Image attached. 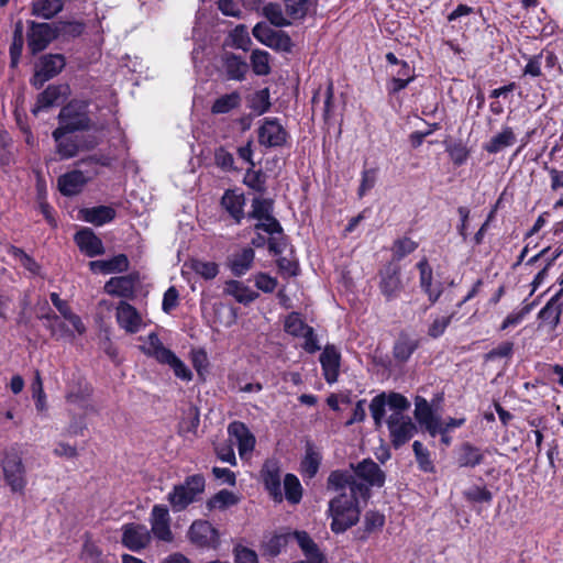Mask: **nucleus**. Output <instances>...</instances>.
Here are the masks:
<instances>
[{
	"label": "nucleus",
	"mask_w": 563,
	"mask_h": 563,
	"mask_svg": "<svg viewBox=\"0 0 563 563\" xmlns=\"http://www.w3.org/2000/svg\"><path fill=\"white\" fill-rule=\"evenodd\" d=\"M9 253L31 274L36 275L40 273V265L23 250L12 246Z\"/></svg>",
	"instance_id": "nucleus-50"
},
{
	"label": "nucleus",
	"mask_w": 563,
	"mask_h": 563,
	"mask_svg": "<svg viewBox=\"0 0 563 563\" xmlns=\"http://www.w3.org/2000/svg\"><path fill=\"white\" fill-rule=\"evenodd\" d=\"M189 538L200 547H209L218 541V533L208 521L199 520L190 526Z\"/></svg>",
	"instance_id": "nucleus-23"
},
{
	"label": "nucleus",
	"mask_w": 563,
	"mask_h": 563,
	"mask_svg": "<svg viewBox=\"0 0 563 563\" xmlns=\"http://www.w3.org/2000/svg\"><path fill=\"white\" fill-rule=\"evenodd\" d=\"M59 128L68 131H82L90 126V119L87 113V103L71 101L58 114Z\"/></svg>",
	"instance_id": "nucleus-5"
},
{
	"label": "nucleus",
	"mask_w": 563,
	"mask_h": 563,
	"mask_svg": "<svg viewBox=\"0 0 563 563\" xmlns=\"http://www.w3.org/2000/svg\"><path fill=\"white\" fill-rule=\"evenodd\" d=\"M391 442L396 448L409 441L417 432L416 424L410 417L400 412H393L387 420Z\"/></svg>",
	"instance_id": "nucleus-8"
},
{
	"label": "nucleus",
	"mask_w": 563,
	"mask_h": 563,
	"mask_svg": "<svg viewBox=\"0 0 563 563\" xmlns=\"http://www.w3.org/2000/svg\"><path fill=\"white\" fill-rule=\"evenodd\" d=\"M57 33L63 35H68L71 37L79 36L84 31V24L78 21L73 22H57L56 23Z\"/></svg>",
	"instance_id": "nucleus-60"
},
{
	"label": "nucleus",
	"mask_w": 563,
	"mask_h": 563,
	"mask_svg": "<svg viewBox=\"0 0 563 563\" xmlns=\"http://www.w3.org/2000/svg\"><path fill=\"white\" fill-rule=\"evenodd\" d=\"M258 143L265 147L283 146L287 132L276 118H264L257 130Z\"/></svg>",
	"instance_id": "nucleus-7"
},
{
	"label": "nucleus",
	"mask_w": 563,
	"mask_h": 563,
	"mask_svg": "<svg viewBox=\"0 0 563 563\" xmlns=\"http://www.w3.org/2000/svg\"><path fill=\"white\" fill-rule=\"evenodd\" d=\"M483 459L484 455L478 448L464 443L460 448L457 463L461 467H475L483 462Z\"/></svg>",
	"instance_id": "nucleus-35"
},
{
	"label": "nucleus",
	"mask_w": 563,
	"mask_h": 563,
	"mask_svg": "<svg viewBox=\"0 0 563 563\" xmlns=\"http://www.w3.org/2000/svg\"><path fill=\"white\" fill-rule=\"evenodd\" d=\"M141 349L158 363L168 365L177 378L185 382L192 379V373L188 366L173 351L163 345L156 333L148 334L145 344Z\"/></svg>",
	"instance_id": "nucleus-2"
},
{
	"label": "nucleus",
	"mask_w": 563,
	"mask_h": 563,
	"mask_svg": "<svg viewBox=\"0 0 563 563\" xmlns=\"http://www.w3.org/2000/svg\"><path fill=\"white\" fill-rule=\"evenodd\" d=\"M135 279L128 276L112 277L104 285V290L112 296L130 297L134 292Z\"/></svg>",
	"instance_id": "nucleus-29"
},
{
	"label": "nucleus",
	"mask_w": 563,
	"mask_h": 563,
	"mask_svg": "<svg viewBox=\"0 0 563 563\" xmlns=\"http://www.w3.org/2000/svg\"><path fill=\"white\" fill-rule=\"evenodd\" d=\"M221 205L229 212V214L240 223L244 217L245 198L243 194L234 190H227L222 197Z\"/></svg>",
	"instance_id": "nucleus-28"
},
{
	"label": "nucleus",
	"mask_w": 563,
	"mask_h": 563,
	"mask_svg": "<svg viewBox=\"0 0 563 563\" xmlns=\"http://www.w3.org/2000/svg\"><path fill=\"white\" fill-rule=\"evenodd\" d=\"M467 500L474 503H489L493 498L492 493L482 486H473L464 492Z\"/></svg>",
	"instance_id": "nucleus-56"
},
{
	"label": "nucleus",
	"mask_w": 563,
	"mask_h": 563,
	"mask_svg": "<svg viewBox=\"0 0 563 563\" xmlns=\"http://www.w3.org/2000/svg\"><path fill=\"white\" fill-rule=\"evenodd\" d=\"M417 268L419 271L420 288L427 295L430 303L434 305L443 294V285L441 282L433 280V271L427 258L419 261Z\"/></svg>",
	"instance_id": "nucleus-13"
},
{
	"label": "nucleus",
	"mask_w": 563,
	"mask_h": 563,
	"mask_svg": "<svg viewBox=\"0 0 563 563\" xmlns=\"http://www.w3.org/2000/svg\"><path fill=\"white\" fill-rule=\"evenodd\" d=\"M254 228L255 230H263L268 234L280 233L283 230L273 213L261 220H256Z\"/></svg>",
	"instance_id": "nucleus-59"
},
{
	"label": "nucleus",
	"mask_w": 563,
	"mask_h": 563,
	"mask_svg": "<svg viewBox=\"0 0 563 563\" xmlns=\"http://www.w3.org/2000/svg\"><path fill=\"white\" fill-rule=\"evenodd\" d=\"M355 475L366 482V486H383L385 474L373 460H364L354 467Z\"/></svg>",
	"instance_id": "nucleus-21"
},
{
	"label": "nucleus",
	"mask_w": 563,
	"mask_h": 563,
	"mask_svg": "<svg viewBox=\"0 0 563 563\" xmlns=\"http://www.w3.org/2000/svg\"><path fill=\"white\" fill-rule=\"evenodd\" d=\"M57 35L56 23H36L32 21L27 33L29 48L33 54L42 52Z\"/></svg>",
	"instance_id": "nucleus-11"
},
{
	"label": "nucleus",
	"mask_w": 563,
	"mask_h": 563,
	"mask_svg": "<svg viewBox=\"0 0 563 563\" xmlns=\"http://www.w3.org/2000/svg\"><path fill=\"white\" fill-rule=\"evenodd\" d=\"M69 95L67 85H51L37 97L36 103L32 109L34 114L47 110L51 107L64 101Z\"/></svg>",
	"instance_id": "nucleus-20"
},
{
	"label": "nucleus",
	"mask_w": 563,
	"mask_h": 563,
	"mask_svg": "<svg viewBox=\"0 0 563 563\" xmlns=\"http://www.w3.org/2000/svg\"><path fill=\"white\" fill-rule=\"evenodd\" d=\"M328 488L339 492L329 501L328 514L332 519L331 530L342 533L360 520V499L368 497V488L347 472L333 471L328 477Z\"/></svg>",
	"instance_id": "nucleus-1"
},
{
	"label": "nucleus",
	"mask_w": 563,
	"mask_h": 563,
	"mask_svg": "<svg viewBox=\"0 0 563 563\" xmlns=\"http://www.w3.org/2000/svg\"><path fill=\"white\" fill-rule=\"evenodd\" d=\"M285 497L291 504H298L302 496V487L299 479L292 475L287 474L284 478Z\"/></svg>",
	"instance_id": "nucleus-42"
},
{
	"label": "nucleus",
	"mask_w": 563,
	"mask_h": 563,
	"mask_svg": "<svg viewBox=\"0 0 563 563\" xmlns=\"http://www.w3.org/2000/svg\"><path fill=\"white\" fill-rule=\"evenodd\" d=\"M189 267L205 279H212L219 273V267L214 262H206L200 260H192Z\"/></svg>",
	"instance_id": "nucleus-45"
},
{
	"label": "nucleus",
	"mask_w": 563,
	"mask_h": 563,
	"mask_svg": "<svg viewBox=\"0 0 563 563\" xmlns=\"http://www.w3.org/2000/svg\"><path fill=\"white\" fill-rule=\"evenodd\" d=\"M376 183V172L374 169H365L362 172V179L357 189V196L364 197L368 190H371Z\"/></svg>",
	"instance_id": "nucleus-62"
},
{
	"label": "nucleus",
	"mask_w": 563,
	"mask_h": 563,
	"mask_svg": "<svg viewBox=\"0 0 563 563\" xmlns=\"http://www.w3.org/2000/svg\"><path fill=\"white\" fill-rule=\"evenodd\" d=\"M323 375L329 384L335 383L339 376L340 353L334 346H325L320 355Z\"/></svg>",
	"instance_id": "nucleus-24"
},
{
	"label": "nucleus",
	"mask_w": 563,
	"mask_h": 563,
	"mask_svg": "<svg viewBox=\"0 0 563 563\" xmlns=\"http://www.w3.org/2000/svg\"><path fill=\"white\" fill-rule=\"evenodd\" d=\"M254 251L250 247L233 254L229 258V266L235 276L244 275L252 267L254 261Z\"/></svg>",
	"instance_id": "nucleus-31"
},
{
	"label": "nucleus",
	"mask_w": 563,
	"mask_h": 563,
	"mask_svg": "<svg viewBox=\"0 0 563 563\" xmlns=\"http://www.w3.org/2000/svg\"><path fill=\"white\" fill-rule=\"evenodd\" d=\"M241 95L238 91L223 95L214 100L211 107L213 114L229 113L233 109H236L241 104Z\"/></svg>",
	"instance_id": "nucleus-37"
},
{
	"label": "nucleus",
	"mask_w": 563,
	"mask_h": 563,
	"mask_svg": "<svg viewBox=\"0 0 563 563\" xmlns=\"http://www.w3.org/2000/svg\"><path fill=\"white\" fill-rule=\"evenodd\" d=\"M80 212L82 214V219L86 222L92 223L95 225H102L107 222H110L115 216L114 209L107 206L87 208L82 209Z\"/></svg>",
	"instance_id": "nucleus-34"
},
{
	"label": "nucleus",
	"mask_w": 563,
	"mask_h": 563,
	"mask_svg": "<svg viewBox=\"0 0 563 563\" xmlns=\"http://www.w3.org/2000/svg\"><path fill=\"white\" fill-rule=\"evenodd\" d=\"M415 418L432 437L442 430V421L434 415L429 402L422 397L416 398Z\"/></svg>",
	"instance_id": "nucleus-18"
},
{
	"label": "nucleus",
	"mask_w": 563,
	"mask_h": 563,
	"mask_svg": "<svg viewBox=\"0 0 563 563\" xmlns=\"http://www.w3.org/2000/svg\"><path fill=\"white\" fill-rule=\"evenodd\" d=\"M243 183L253 190L263 192L265 190V176L261 170L250 167L243 178Z\"/></svg>",
	"instance_id": "nucleus-51"
},
{
	"label": "nucleus",
	"mask_w": 563,
	"mask_h": 563,
	"mask_svg": "<svg viewBox=\"0 0 563 563\" xmlns=\"http://www.w3.org/2000/svg\"><path fill=\"white\" fill-rule=\"evenodd\" d=\"M75 242L86 255L93 257L104 252L102 241L92 232L91 229L85 228L75 235Z\"/></svg>",
	"instance_id": "nucleus-22"
},
{
	"label": "nucleus",
	"mask_w": 563,
	"mask_h": 563,
	"mask_svg": "<svg viewBox=\"0 0 563 563\" xmlns=\"http://www.w3.org/2000/svg\"><path fill=\"white\" fill-rule=\"evenodd\" d=\"M516 142V134L509 126H505L499 133L494 135L487 143L484 144V150L490 154H496L503 150L514 145Z\"/></svg>",
	"instance_id": "nucleus-30"
},
{
	"label": "nucleus",
	"mask_w": 563,
	"mask_h": 563,
	"mask_svg": "<svg viewBox=\"0 0 563 563\" xmlns=\"http://www.w3.org/2000/svg\"><path fill=\"white\" fill-rule=\"evenodd\" d=\"M322 456L319 449L311 442H307L305 456L301 461L300 471L303 477L312 478L318 473Z\"/></svg>",
	"instance_id": "nucleus-27"
},
{
	"label": "nucleus",
	"mask_w": 563,
	"mask_h": 563,
	"mask_svg": "<svg viewBox=\"0 0 563 563\" xmlns=\"http://www.w3.org/2000/svg\"><path fill=\"white\" fill-rule=\"evenodd\" d=\"M255 286L264 292H273L277 286V280L265 273L254 276Z\"/></svg>",
	"instance_id": "nucleus-64"
},
{
	"label": "nucleus",
	"mask_w": 563,
	"mask_h": 563,
	"mask_svg": "<svg viewBox=\"0 0 563 563\" xmlns=\"http://www.w3.org/2000/svg\"><path fill=\"white\" fill-rule=\"evenodd\" d=\"M386 405L387 402L385 394H380L374 397L369 404V410L377 427H379L383 422Z\"/></svg>",
	"instance_id": "nucleus-54"
},
{
	"label": "nucleus",
	"mask_w": 563,
	"mask_h": 563,
	"mask_svg": "<svg viewBox=\"0 0 563 563\" xmlns=\"http://www.w3.org/2000/svg\"><path fill=\"white\" fill-rule=\"evenodd\" d=\"M86 183L87 178L82 172L73 170L58 178V188L64 196H74L82 189Z\"/></svg>",
	"instance_id": "nucleus-26"
},
{
	"label": "nucleus",
	"mask_w": 563,
	"mask_h": 563,
	"mask_svg": "<svg viewBox=\"0 0 563 563\" xmlns=\"http://www.w3.org/2000/svg\"><path fill=\"white\" fill-rule=\"evenodd\" d=\"M273 213V201L269 199L254 198L252 201V211L249 217L254 220H261Z\"/></svg>",
	"instance_id": "nucleus-49"
},
{
	"label": "nucleus",
	"mask_w": 563,
	"mask_h": 563,
	"mask_svg": "<svg viewBox=\"0 0 563 563\" xmlns=\"http://www.w3.org/2000/svg\"><path fill=\"white\" fill-rule=\"evenodd\" d=\"M531 310L532 305H526L520 309L514 310L505 318V320L500 324V330L504 331L510 327H516L520 324L523 321V319L531 312Z\"/></svg>",
	"instance_id": "nucleus-52"
},
{
	"label": "nucleus",
	"mask_w": 563,
	"mask_h": 563,
	"mask_svg": "<svg viewBox=\"0 0 563 563\" xmlns=\"http://www.w3.org/2000/svg\"><path fill=\"white\" fill-rule=\"evenodd\" d=\"M121 531V542L130 551L140 552L151 543L152 534L144 525L125 523L122 526Z\"/></svg>",
	"instance_id": "nucleus-9"
},
{
	"label": "nucleus",
	"mask_w": 563,
	"mask_h": 563,
	"mask_svg": "<svg viewBox=\"0 0 563 563\" xmlns=\"http://www.w3.org/2000/svg\"><path fill=\"white\" fill-rule=\"evenodd\" d=\"M73 131L57 126L52 135L56 143V152L62 159H68L78 154L81 150L95 147L96 142L86 143L79 136L71 135Z\"/></svg>",
	"instance_id": "nucleus-6"
},
{
	"label": "nucleus",
	"mask_w": 563,
	"mask_h": 563,
	"mask_svg": "<svg viewBox=\"0 0 563 563\" xmlns=\"http://www.w3.org/2000/svg\"><path fill=\"white\" fill-rule=\"evenodd\" d=\"M418 247V244L409 238L397 240L393 246L394 257L401 260L408 254L412 253Z\"/></svg>",
	"instance_id": "nucleus-55"
},
{
	"label": "nucleus",
	"mask_w": 563,
	"mask_h": 563,
	"mask_svg": "<svg viewBox=\"0 0 563 563\" xmlns=\"http://www.w3.org/2000/svg\"><path fill=\"white\" fill-rule=\"evenodd\" d=\"M379 290L387 300L396 298L404 289L400 266L388 263L379 271Z\"/></svg>",
	"instance_id": "nucleus-10"
},
{
	"label": "nucleus",
	"mask_w": 563,
	"mask_h": 563,
	"mask_svg": "<svg viewBox=\"0 0 563 563\" xmlns=\"http://www.w3.org/2000/svg\"><path fill=\"white\" fill-rule=\"evenodd\" d=\"M229 435L235 440L239 454L241 459H247L255 446V438L247 429V427L240 422L234 421L228 427Z\"/></svg>",
	"instance_id": "nucleus-17"
},
{
	"label": "nucleus",
	"mask_w": 563,
	"mask_h": 563,
	"mask_svg": "<svg viewBox=\"0 0 563 563\" xmlns=\"http://www.w3.org/2000/svg\"><path fill=\"white\" fill-rule=\"evenodd\" d=\"M224 68L229 79L243 80L249 70V65L241 57L231 54L225 56Z\"/></svg>",
	"instance_id": "nucleus-36"
},
{
	"label": "nucleus",
	"mask_w": 563,
	"mask_h": 563,
	"mask_svg": "<svg viewBox=\"0 0 563 563\" xmlns=\"http://www.w3.org/2000/svg\"><path fill=\"white\" fill-rule=\"evenodd\" d=\"M412 449L420 470L427 473H432L434 471V465L429 451L419 441L413 442Z\"/></svg>",
	"instance_id": "nucleus-46"
},
{
	"label": "nucleus",
	"mask_w": 563,
	"mask_h": 563,
	"mask_svg": "<svg viewBox=\"0 0 563 563\" xmlns=\"http://www.w3.org/2000/svg\"><path fill=\"white\" fill-rule=\"evenodd\" d=\"M64 8V0H34L32 3V14L49 20L54 18Z\"/></svg>",
	"instance_id": "nucleus-32"
},
{
	"label": "nucleus",
	"mask_w": 563,
	"mask_h": 563,
	"mask_svg": "<svg viewBox=\"0 0 563 563\" xmlns=\"http://www.w3.org/2000/svg\"><path fill=\"white\" fill-rule=\"evenodd\" d=\"M253 35L263 44L278 51L289 52L292 46L291 40L287 34L280 31H272L261 24L253 29Z\"/></svg>",
	"instance_id": "nucleus-19"
},
{
	"label": "nucleus",
	"mask_w": 563,
	"mask_h": 563,
	"mask_svg": "<svg viewBox=\"0 0 563 563\" xmlns=\"http://www.w3.org/2000/svg\"><path fill=\"white\" fill-rule=\"evenodd\" d=\"M240 501V496L233 492L222 489L218 492L207 501V508L209 510L219 509L225 510Z\"/></svg>",
	"instance_id": "nucleus-38"
},
{
	"label": "nucleus",
	"mask_w": 563,
	"mask_h": 563,
	"mask_svg": "<svg viewBox=\"0 0 563 563\" xmlns=\"http://www.w3.org/2000/svg\"><path fill=\"white\" fill-rule=\"evenodd\" d=\"M308 0H285L286 13L290 19L302 18L307 12Z\"/></svg>",
	"instance_id": "nucleus-57"
},
{
	"label": "nucleus",
	"mask_w": 563,
	"mask_h": 563,
	"mask_svg": "<svg viewBox=\"0 0 563 563\" xmlns=\"http://www.w3.org/2000/svg\"><path fill=\"white\" fill-rule=\"evenodd\" d=\"M224 292L232 296L238 302L247 305L257 298V292L238 280H230L225 284Z\"/></svg>",
	"instance_id": "nucleus-33"
},
{
	"label": "nucleus",
	"mask_w": 563,
	"mask_h": 563,
	"mask_svg": "<svg viewBox=\"0 0 563 563\" xmlns=\"http://www.w3.org/2000/svg\"><path fill=\"white\" fill-rule=\"evenodd\" d=\"M261 477L272 498L275 501H282L283 493L280 487V467L278 462L276 460H267L262 467Z\"/></svg>",
	"instance_id": "nucleus-16"
},
{
	"label": "nucleus",
	"mask_w": 563,
	"mask_h": 563,
	"mask_svg": "<svg viewBox=\"0 0 563 563\" xmlns=\"http://www.w3.org/2000/svg\"><path fill=\"white\" fill-rule=\"evenodd\" d=\"M253 71L258 76L268 75L271 71L269 54L266 51L255 49L251 55Z\"/></svg>",
	"instance_id": "nucleus-43"
},
{
	"label": "nucleus",
	"mask_w": 563,
	"mask_h": 563,
	"mask_svg": "<svg viewBox=\"0 0 563 563\" xmlns=\"http://www.w3.org/2000/svg\"><path fill=\"white\" fill-rule=\"evenodd\" d=\"M269 106L271 103L268 89H262L253 96L251 108L258 114H262L265 111H267Z\"/></svg>",
	"instance_id": "nucleus-58"
},
{
	"label": "nucleus",
	"mask_w": 563,
	"mask_h": 563,
	"mask_svg": "<svg viewBox=\"0 0 563 563\" xmlns=\"http://www.w3.org/2000/svg\"><path fill=\"white\" fill-rule=\"evenodd\" d=\"M559 299L560 294H555L539 312V318L550 322L553 328L559 325L562 314V306L559 303Z\"/></svg>",
	"instance_id": "nucleus-40"
},
{
	"label": "nucleus",
	"mask_w": 563,
	"mask_h": 563,
	"mask_svg": "<svg viewBox=\"0 0 563 563\" xmlns=\"http://www.w3.org/2000/svg\"><path fill=\"white\" fill-rule=\"evenodd\" d=\"M89 265L91 271L108 275L128 271L129 260L124 254H119L110 260L92 261Z\"/></svg>",
	"instance_id": "nucleus-25"
},
{
	"label": "nucleus",
	"mask_w": 563,
	"mask_h": 563,
	"mask_svg": "<svg viewBox=\"0 0 563 563\" xmlns=\"http://www.w3.org/2000/svg\"><path fill=\"white\" fill-rule=\"evenodd\" d=\"M205 487V477L200 474H195L188 476L184 483L175 485L166 498L174 512L183 511L200 498Z\"/></svg>",
	"instance_id": "nucleus-3"
},
{
	"label": "nucleus",
	"mask_w": 563,
	"mask_h": 563,
	"mask_svg": "<svg viewBox=\"0 0 563 563\" xmlns=\"http://www.w3.org/2000/svg\"><path fill=\"white\" fill-rule=\"evenodd\" d=\"M22 47H23V23H22V21H18L15 23V27H14L13 41L10 46V55H11L12 66H15L18 64V60L22 53Z\"/></svg>",
	"instance_id": "nucleus-47"
},
{
	"label": "nucleus",
	"mask_w": 563,
	"mask_h": 563,
	"mask_svg": "<svg viewBox=\"0 0 563 563\" xmlns=\"http://www.w3.org/2000/svg\"><path fill=\"white\" fill-rule=\"evenodd\" d=\"M64 66L65 59L63 55L55 54L44 56L32 78V85L35 88H41L47 80L55 77Z\"/></svg>",
	"instance_id": "nucleus-14"
},
{
	"label": "nucleus",
	"mask_w": 563,
	"mask_h": 563,
	"mask_svg": "<svg viewBox=\"0 0 563 563\" xmlns=\"http://www.w3.org/2000/svg\"><path fill=\"white\" fill-rule=\"evenodd\" d=\"M117 322L128 333H137L146 324L139 311L128 302H120L115 312Z\"/></svg>",
	"instance_id": "nucleus-15"
},
{
	"label": "nucleus",
	"mask_w": 563,
	"mask_h": 563,
	"mask_svg": "<svg viewBox=\"0 0 563 563\" xmlns=\"http://www.w3.org/2000/svg\"><path fill=\"white\" fill-rule=\"evenodd\" d=\"M170 520L168 508L165 505H154L150 515L151 534L159 541L172 542L174 536Z\"/></svg>",
	"instance_id": "nucleus-12"
},
{
	"label": "nucleus",
	"mask_w": 563,
	"mask_h": 563,
	"mask_svg": "<svg viewBox=\"0 0 563 563\" xmlns=\"http://www.w3.org/2000/svg\"><path fill=\"white\" fill-rule=\"evenodd\" d=\"M285 331L294 336H301L310 327L307 325L300 316L291 312L285 320Z\"/></svg>",
	"instance_id": "nucleus-48"
},
{
	"label": "nucleus",
	"mask_w": 563,
	"mask_h": 563,
	"mask_svg": "<svg viewBox=\"0 0 563 563\" xmlns=\"http://www.w3.org/2000/svg\"><path fill=\"white\" fill-rule=\"evenodd\" d=\"M264 14L267 20L276 26H285L290 24V18L284 14L279 4L269 3L264 7Z\"/></svg>",
	"instance_id": "nucleus-44"
},
{
	"label": "nucleus",
	"mask_w": 563,
	"mask_h": 563,
	"mask_svg": "<svg viewBox=\"0 0 563 563\" xmlns=\"http://www.w3.org/2000/svg\"><path fill=\"white\" fill-rule=\"evenodd\" d=\"M386 402L394 412H400L407 410L410 407L408 399L398 393H390L386 396Z\"/></svg>",
	"instance_id": "nucleus-61"
},
{
	"label": "nucleus",
	"mask_w": 563,
	"mask_h": 563,
	"mask_svg": "<svg viewBox=\"0 0 563 563\" xmlns=\"http://www.w3.org/2000/svg\"><path fill=\"white\" fill-rule=\"evenodd\" d=\"M454 316L455 313L452 312L449 316L435 317L428 328V335L433 339L441 336L445 332Z\"/></svg>",
	"instance_id": "nucleus-53"
},
{
	"label": "nucleus",
	"mask_w": 563,
	"mask_h": 563,
	"mask_svg": "<svg viewBox=\"0 0 563 563\" xmlns=\"http://www.w3.org/2000/svg\"><path fill=\"white\" fill-rule=\"evenodd\" d=\"M290 537L296 540L306 559H314L319 555H324L306 531H295Z\"/></svg>",
	"instance_id": "nucleus-39"
},
{
	"label": "nucleus",
	"mask_w": 563,
	"mask_h": 563,
	"mask_svg": "<svg viewBox=\"0 0 563 563\" xmlns=\"http://www.w3.org/2000/svg\"><path fill=\"white\" fill-rule=\"evenodd\" d=\"M418 347V342L407 334H401L394 345V356L400 362H406L415 350Z\"/></svg>",
	"instance_id": "nucleus-41"
},
{
	"label": "nucleus",
	"mask_w": 563,
	"mask_h": 563,
	"mask_svg": "<svg viewBox=\"0 0 563 563\" xmlns=\"http://www.w3.org/2000/svg\"><path fill=\"white\" fill-rule=\"evenodd\" d=\"M214 161H216L217 166L221 167L222 169H225V170L234 169L233 155L223 147H220L216 151Z\"/></svg>",
	"instance_id": "nucleus-63"
},
{
	"label": "nucleus",
	"mask_w": 563,
	"mask_h": 563,
	"mask_svg": "<svg viewBox=\"0 0 563 563\" xmlns=\"http://www.w3.org/2000/svg\"><path fill=\"white\" fill-rule=\"evenodd\" d=\"M5 483L13 493H23L26 486L25 467L22 457L15 451H7L1 460Z\"/></svg>",
	"instance_id": "nucleus-4"
}]
</instances>
